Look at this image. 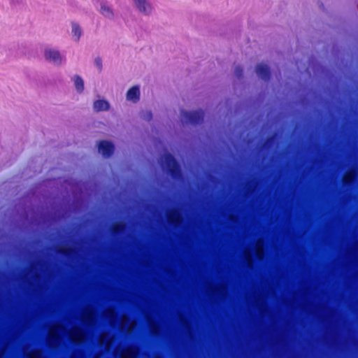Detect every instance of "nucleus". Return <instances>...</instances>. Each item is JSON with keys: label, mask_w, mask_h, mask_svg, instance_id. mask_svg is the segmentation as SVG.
I'll return each mask as SVG.
<instances>
[{"label": "nucleus", "mask_w": 358, "mask_h": 358, "mask_svg": "<svg viewBox=\"0 0 358 358\" xmlns=\"http://www.w3.org/2000/svg\"><path fill=\"white\" fill-rule=\"evenodd\" d=\"M69 336L71 341L75 343H81L86 339L85 333L79 327H73L69 331Z\"/></svg>", "instance_id": "9"}, {"label": "nucleus", "mask_w": 358, "mask_h": 358, "mask_svg": "<svg viewBox=\"0 0 358 358\" xmlns=\"http://www.w3.org/2000/svg\"><path fill=\"white\" fill-rule=\"evenodd\" d=\"M71 248L67 246H62L59 248V251L65 254H71Z\"/></svg>", "instance_id": "30"}, {"label": "nucleus", "mask_w": 358, "mask_h": 358, "mask_svg": "<svg viewBox=\"0 0 358 358\" xmlns=\"http://www.w3.org/2000/svg\"><path fill=\"white\" fill-rule=\"evenodd\" d=\"M99 13L106 18L113 20L115 14L110 6L106 3H101L100 5Z\"/></svg>", "instance_id": "18"}, {"label": "nucleus", "mask_w": 358, "mask_h": 358, "mask_svg": "<svg viewBox=\"0 0 358 358\" xmlns=\"http://www.w3.org/2000/svg\"><path fill=\"white\" fill-rule=\"evenodd\" d=\"M181 122L185 124H197L203 119V112L196 111H181Z\"/></svg>", "instance_id": "4"}, {"label": "nucleus", "mask_w": 358, "mask_h": 358, "mask_svg": "<svg viewBox=\"0 0 358 358\" xmlns=\"http://www.w3.org/2000/svg\"><path fill=\"white\" fill-rule=\"evenodd\" d=\"M110 107V103L106 99L95 100L92 105L93 110L95 112L108 111Z\"/></svg>", "instance_id": "15"}, {"label": "nucleus", "mask_w": 358, "mask_h": 358, "mask_svg": "<svg viewBox=\"0 0 358 358\" xmlns=\"http://www.w3.org/2000/svg\"><path fill=\"white\" fill-rule=\"evenodd\" d=\"M136 322H130L129 317L126 315H122L120 329L122 331H126L127 334H131L136 327Z\"/></svg>", "instance_id": "10"}, {"label": "nucleus", "mask_w": 358, "mask_h": 358, "mask_svg": "<svg viewBox=\"0 0 358 358\" xmlns=\"http://www.w3.org/2000/svg\"><path fill=\"white\" fill-rule=\"evenodd\" d=\"M138 353L137 348L129 347L122 351L120 358H136Z\"/></svg>", "instance_id": "19"}, {"label": "nucleus", "mask_w": 358, "mask_h": 358, "mask_svg": "<svg viewBox=\"0 0 358 358\" xmlns=\"http://www.w3.org/2000/svg\"><path fill=\"white\" fill-rule=\"evenodd\" d=\"M72 80L74 84L75 89L76 92L79 94H81L83 92L85 86H84V80L81 78V76L78 75H75L72 78Z\"/></svg>", "instance_id": "20"}, {"label": "nucleus", "mask_w": 358, "mask_h": 358, "mask_svg": "<svg viewBox=\"0 0 358 358\" xmlns=\"http://www.w3.org/2000/svg\"><path fill=\"white\" fill-rule=\"evenodd\" d=\"M242 71H243V70H242L241 67L239 66H237L235 67L234 74L237 78H241V75H242Z\"/></svg>", "instance_id": "29"}, {"label": "nucleus", "mask_w": 358, "mask_h": 358, "mask_svg": "<svg viewBox=\"0 0 358 358\" xmlns=\"http://www.w3.org/2000/svg\"><path fill=\"white\" fill-rule=\"evenodd\" d=\"M256 73L259 78L264 80H267L269 78L270 71L266 64L260 63L257 64L256 66Z\"/></svg>", "instance_id": "14"}, {"label": "nucleus", "mask_w": 358, "mask_h": 358, "mask_svg": "<svg viewBox=\"0 0 358 358\" xmlns=\"http://www.w3.org/2000/svg\"><path fill=\"white\" fill-rule=\"evenodd\" d=\"M99 152L103 157H109L113 152L114 145L109 141H101L99 144Z\"/></svg>", "instance_id": "11"}, {"label": "nucleus", "mask_w": 358, "mask_h": 358, "mask_svg": "<svg viewBox=\"0 0 358 358\" xmlns=\"http://www.w3.org/2000/svg\"><path fill=\"white\" fill-rule=\"evenodd\" d=\"M71 358H75V355L71 356Z\"/></svg>", "instance_id": "33"}, {"label": "nucleus", "mask_w": 358, "mask_h": 358, "mask_svg": "<svg viewBox=\"0 0 358 358\" xmlns=\"http://www.w3.org/2000/svg\"><path fill=\"white\" fill-rule=\"evenodd\" d=\"M94 65L95 66V67L99 69V71H101L102 69V59L101 57H97L94 59Z\"/></svg>", "instance_id": "27"}, {"label": "nucleus", "mask_w": 358, "mask_h": 358, "mask_svg": "<svg viewBox=\"0 0 358 358\" xmlns=\"http://www.w3.org/2000/svg\"><path fill=\"white\" fill-rule=\"evenodd\" d=\"M264 242L262 238H259L255 243L256 255L259 260L263 259L264 256Z\"/></svg>", "instance_id": "21"}, {"label": "nucleus", "mask_w": 358, "mask_h": 358, "mask_svg": "<svg viewBox=\"0 0 358 358\" xmlns=\"http://www.w3.org/2000/svg\"><path fill=\"white\" fill-rule=\"evenodd\" d=\"M28 358H45L43 352L39 350H35L27 354Z\"/></svg>", "instance_id": "25"}, {"label": "nucleus", "mask_w": 358, "mask_h": 358, "mask_svg": "<svg viewBox=\"0 0 358 358\" xmlns=\"http://www.w3.org/2000/svg\"><path fill=\"white\" fill-rule=\"evenodd\" d=\"M44 59L49 64L61 66L65 62V57L61 52L54 48L47 47L43 50Z\"/></svg>", "instance_id": "2"}, {"label": "nucleus", "mask_w": 358, "mask_h": 358, "mask_svg": "<svg viewBox=\"0 0 358 358\" xmlns=\"http://www.w3.org/2000/svg\"><path fill=\"white\" fill-rule=\"evenodd\" d=\"M101 355H102V353H101V352L98 353V354H96V355L94 357V358H101Z\"/></svg>", "instance_id": "31"}, {"label": "nucleus", "mask_w": 358, "mask_h": 358, "mask_svg": "<svg viewBox=\"0 0 358 358\" xmlns=\"http://www.w3.org/2000/svg\"><path fill=\"white\" fill-rule=\"evenodd\" d=\"M147 322L152 335L157 336L159 334V327L157 324L149 316L147 317Z\"/></svg>", "instance_id": "22"}, {"label": "nucleus", "mask_w": 358, "mask_h": 358, "mask_svg": "<svg viewBox=\"0 0 358 358\" xmlns=\"http://www.w3.org/2000/svg\"><path fill=\"white\" fill-rule=\"evenodd\" d=\"M135 8L138 11L144 15H150L152 12V6L148 0H133Z\"/></svg>", "instance_id": "8"}, {"label": "nucleus", "mask_w": 358, "mask_h": 358, "mask_svg": "<svg viewBox=\"0 0 358 358\" xmlns=\"http://www.w3.org/2000/svg\"><path fill=\"white\" fill-rule=\"evenodd\" d=\"M66 333V329L64 325L56 324L50 328L49 334L47 337V343L51 348H57L62 341V335Z\"/></svg>", "instance_id": "1"}, {"label": "nucleus", "mask_w": 358, "mask_h": 358, "mask_svg": "<svg viewBox=\"0 0 358 358\" xmlns=\"http://www.w3.org/2000/svg\"><path fill=\"white\" fill-rule=\"evenodd\" d=\"M356 177V171L353 169L348 171L343 177L344 183H350L354 180Z\"/></svg>", "instance_id": "23"}, {"label": "nucleus", "mask_w": 358, "mask_h": 358, "mask_svg": "<svg viewBox=\"0 0 358 358\" xmlns=\"http://www.w3.org/2000/svg\"><path fill=\"white\" fill-rule=\"evenodd\" d=\"M103 317L108 320V323L111 327L115 325L117 315L113 308H109L103 312Z\"/></svg>", "instance_id": "17"}, {"label": "nucleus", "mask_w": 358, "mask_h": 358, "mask_svg": "<svg viewBox=\"0 0 358 358\" xmlns=\"http://www.w3.org/2000/svg\"><path fill=\"white\" fill-rule=\"evenodd\" d=\"M95 310L93 307L87 306L85 307L80 314V320L87 326H94L96 323Z\"/></svg>", "instance_id": "5"}, {"label": "nucleus", "mask_w": 358, "mask_h": 358, "mask_svg": "<svg viewBox=\"0 0 358 358\" xmlns=\"http://www.w3.org/2000/svg\"><path fill=\"white\" fill-rule=\"evenodd\" d=\"M244 257L247 262L248 267L252 268L253 266V259L251 251L249 248H245L243 252Z\"/></svg>", "instance_id": "24"}, {"label": "nucleus", "mask_w": 358, "mask_h": 358, "mask_svg": "<svg viewBox=\"0 0 358 358\" xmlns=\"http://www.w3.org/2000/svg\"><path fill=\"white\" fill-rule=\"evenodd\" d=\"M167 221L176 225H178L182 222L180 213L176 209H172L167 212Z\"/></svg>", "instance_id": "13"}, {"label": "nucleus", "mask_w": 358, "mask_h": 358, "mask_svg": "<svg viewBox=\"0 0 358 358\" xmlns=\"http://www.w3.org/2000/svg\"><path fill=\"white\" fill-rule=\"evenodd\" d=\"M256 303H257V306L258 307H259L262 310L264 309V307L265 306V303H264V299L262 297L258 296Z\"/></svg>", "instance_id": "28"}, {"label": "nucleus", "mask_w": 358, "mask_h": 358, "mask_svg": "<svg viewBox=\"0 0 358 358\" xmlns=\"http://www.w3.org/2000/svg\"><path fill=\"white\" fill-rule=\"evenodd\" d=\"M70 34L72 40L76 43H78L84 34V30L78 22L71 21L70 23Z\"/></svg>", "instance_id": "7"}, {"label": "nucleus", "mask_w": 358, "mask_h": 358, "mask_svg": "<svg viewBox=\"0 0 358 358\" xmlns=\"http://www.w3.org/2000/svg\"><path fill=\"white\" fill-rule=\"evenodd\" d=\"M162 166L170 172L172 176L180 175V169L175 159L169 154H165L162 158Z\"/></svg>", "instance_id": "3"}, {"label": "nucleus", "mask_w": 358, "mask_h": 358, "mask_svg": "<svg viewBox=\"0 0 358 358\" xmlns=\"http://www.w3.org/2000/svg\"><path fill=\"white\" fill-rule=\"evenodd\" d=\"M208 293L212 296L217 297L220 299H224L227 294V289L225 285L220 284L217 285H210L208 286Z\"/></svg>", "instance_id": "6"}, {"label": "nucleus", "mask_w": 358, "mask_h": 358, "mask_svg": "<svg viewBox=\"0 0 358 358\" xmlns=\"http://www.w3.org/2000/svg\"><path fill=\"white\" fill-rule=\"evenodd\" d=\"M140 88L137 85L130 87L126 93V99L132 103H137L140 100Z\"/></svg>", "instance_id": "12"}, {"label": "nucleus", "mask_w": 358, "mask_h": 358, "mask_svg": "<svg viewBox=\"0 0 358 358\" xmlns=\"http://www.w3.org/2000/svg\"><path fill=\"white\" fill-rule=\"evenodd\" d=\"M114 337H110V334L104 332L101 334L99 338V345L101 346H105V349L107 352L110 351L112 343H113Z\"/></svg>", "instance_id": "16"}, {"label": "nucleus", "mask_w": 358, "mask_h": 358, "mask_svg": "<svg viewBox=\"0 0 358 358\" xmlns=\"http://www.w3.org/2000/svg\"><path fill=\"white\" fill-rule=\"evenodd\" d=\"M125 227L124 222H118L113 224L112 230L114 232L122 231Z\"/></svg>", "instance_id": "26"}, {"label": "nucleus", "mask_w": 358, "mask_h": 358, "mask_svg": "<svg viewBox=\"0 0 358 358\" xmlns=\"http://www.w3.org/2000/svg\"><path fill=\"white\" fill-rule=\"evenodd\" d=\"M35 276H36V279H38V278H39V275H38V274H36V275H35Z\"/></svg>", "instance_id": "32"}]
</instances>
